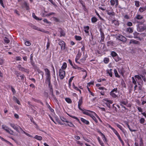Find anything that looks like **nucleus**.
Listing matches in <instances>:
<instances>
[{
  "label": "nucleus",
  "instance_id": "obj_40",
  "mask_svg": "<svg viewBox=\"0 0 146 146\" xmlns=\"http://www.w3.org/2000/svg\"><path fill=\"white\" fill-rule=\"evenodd\" d=\"M24 5H25V7H26V8L27 10L29 9V6L27 4V3L25 2L24 3Z\"/></svg>",
  "mask_w": 146,
  "mask_h": 146
},
{
  "label": "nucleus",
  "instance_id": "obj_10",
  "mask_svg": "<svg viewBox=\"0 0 146 146\" xmlns=\"http://www.w3.org/2000/svg\"><path fill=\"white\" fill-rule=\"evenodd\" d=\"M81 120L84 123L87 124L88 125L89 124V122L87 120L81 118Z\"/></svg>",
  "mask_w": 146,
  "mask_h": 146
},
{
  "label": "nucleus",
  "instance_id": "obj_43",
  "mask_svg": "<svg viewBox=\"0 0 146 146\" xmlns=\"http://www.w3.org/2000/svg\"><path fill=\"white\" fill-rule=\"evenodd\" d=\"M135 5L136 6L138 7L139 6V2L137 1H135Z\"/></svg>",
  "mask_w": 146,
  "mask_h": 146
},
{
  "label": "nucleus",
  "instance_id": "obj_57",
  "mask_svg": "<svg viewBox=\"0 0 146 146\" xmlns=\"http://www.w3.org/2000/svg\"><path fill=\"white\" fill-rule=\"evenodd\" d=\"M0 3L1 4V5H2V6L3 7H5V6L3 4V1H1V2H0Z\"/></svg>",
  "mask_w": 146,
  "mask_h": 146
},
{
  "label": "nucleus",
  "instance_id": "obj_19",
  "mask_svg": "<svg viewBox=\"0 0 146 146\" xmlns=\"http://www.w3.org/2000/svg\"><path fill=\"white\" fill-rule=\"evenodd\" d=\"M66 67H67L66 63V62H64L63 63V64L61 67L62 70H64L66 68Z\"/></svg>",
  "mask_w": 146,
  "mask_h": 146
},
{
  "label": "nucleus",
  "instance_id": "obj_33",
  "mask_svg": "<svg viewBox=\"0 0 146 146\" xmlns=\"http://www.w3.org/2000/svg\"><path fill=\"white\" fill-rule=\"evenodd\" d=\"M111 55L113 57H115L116 56L117 54L114 52H111Z\"/></svg>",
  "mask_w": 146,
  "mask_h": 146
},
{
  "label": "nucleus",
  "instance_id": "obj_59",
  "mask_svg": "<svg viewBox=\"0 0 146 146\" xmlns=\"http://www.w3.org/2000/svg\"><path fill=\"white\" fill-rule=\"evenodd\" d=\"M54 14V13H49L47 15H46V16H50V15H52V14Z\"/></svg>",
  "mask_w": 146,
  "mask_h": 146
},
{
  "label": "nucleus",
  "instance_id": "obj_58",
  "mask_svg": "<svg viewBox=\"0 0 146 146\" xmlns=\"http://www.w3.org/2000/svg\"><path fill=\"white\" fill-rule=\"evenodd\" d=\"M0 3L1 4V5H2V6L3 7H5V6L3 4V1H1V2H0Z\"/></svg>",
  "mask_w": 146,
  "mask_h": 146
},
{
  "label": "nucleus",
  "instance_id": "obj_23",
  "mask_svg": "<svg viewBox=\"0 0 146 146\" xmlns=\"http://www.w3.org/2000/svg\"><path fill=\"white\" fill-rule=\"evenodd\" d=\"M127 31L129 32V33H131L133 32V29L129 27L127 29Z\"/></svg>",
  "mask_w": 146,
  "mask_h": 146
},
{
  "label": "nucleus",
  "instance_id": "obj_32",
  "mask_svg": "<svg viewBox=\"0 0 146 146\" xmlns=\"http://www.w3.org/2000/svg\"><path fill=\"white\" fill-rule=\"evenodd\" d=\"M112 23L114 24L115 25H119V23L118 21L116 20H114L113 21Z\"/></svg>",
  "mask_w": 146,
  "mask_h": 146
},
{
  "label": "nucleus",
  "instance_id": "obj_15",
  "mask_svg": "<svg viewBox=\"0 0 146 146\" xmlns=\"http://www.w3.org/2000/svg\"><path fill=\"white\" fill-rule=\"evenodd\" d=\"M13 100L15 102H16L18 104L20 105V103L19 101L18 100V99L15 97V96H13Z\"/></svg>",
  "mask_w": 146,
  "mask_h": 146
},
{
  "label": "nucleus",
  "instance_id": "obj_50",
  "mask_svg": "<svg viewBox=\"0 0 146 146\" xmlns=\"http://www.w3.org/2000/svg\"><path fill=\"white\" fill-rule=\"evenodd\" d=\"M21 58L19 56H17L15 58V59L17 60H21Z\"/></svg>",
  "mask_w": 146,
  "mask_h": 146
},
{
  "label": "nucleus",
  "instance_id": "obj_21",
  "mask_svg": "<svg viewBox=\"0 0 146 146\" xmlns=\"http://www.w3.org/2000/svg\"><path fill=\"white\" fill-rule=\"evenodd\" d=\"M67 123H68V125L70 127H74V125L71 122H69L68 121V122H67Z\"/></svg>",
  "mask_w": 146,
  "mask_h": 146
},
{
  "label": "nucleus",
  "instance_id": "obj_46",
  "mask_svg": "<svg viewBox=\"0 0 146 146\" xmlns=\"http://www.w3.org/2000/svg\"><path fill=\"white\" fill-rule=\"evenodd\" d=\"M110 3L112 5H113L115 3V1L113 0H111L110 1Z\"/></svg>",
  "mask_w": 146,
  "mask_h": 146
},
{
  "label": "nucleus",
  "instance_id": "obj_52",
  "mask_svg": "<svg viewBox=\"0 0 146 146\" xmlns=\"http://www.w3.org/2000/svg\"><path fill=\"white\" fill-rule=\"evenodd\" d=\"M43 21L49 24L50 22L48 21L46 19H44L43 20Z\"/></svg>",
  "mask_w": 146,
  "mask_h": 146
},
{
  "label": "nucleus",
  "instance_id": "obj_48",
  "mask_svg": "<svg viewBox=\"0 0 146 146\" xmlns=\"http://www.w3.org/2000/svg\"><path fill=\"white\" fill-rule=\"evenodd\" d=\"M11 90L13 93V94H14L16 92V91H15V89L14 88H13L12 87L11 88Z\"/></svg>",
  "mask_w": 146,
  "mask_h": 146
},
{
  "label": "nucleus",
  "instance_id": "obj_22",
  "mask_svg": "<svg viewBox=\"0 0 146 146\" xmlns=\"http://www.w3.org/2000/svg\"><path fill=\"white\" fill-rule=\"evenodd\" d=\"M2 128L5 130L7 132H9V128L5 125H3Z\"/></svg>",
  "mask_w": 146,
  "mask_h": 146
},
{
  "label": "nucleus",
  "instance_id": "obj_62",
  "mask_svg": "<svg viewBox=\"0 0 146 146\" xmlns=\"http://www.w3.org/2000/svg\"><path fill=\"white\" fill-rule=\"evenodd\" d=\"M91 84L94 85V82H91L88 83V85H89V86H90Z\"/></svg>",
  "mask_w": 146,
  "mask_h": 146
},
{
  "label": "nucleus",
  "instance_id": "obj_7",
  "mask_svg": "<svg viewBox=\"0 0 146 146\" xmlns=\"http://www.w3.org/2000/svg\"><path fill=\"white\" fill-rule=\"evenodd\" d=\"M59 44L61 46V50H63L65 49V44L63 41L60 40L59 42Z\"/></svg>",
  "mask_w": 146,
  "mask_h": 146
},
{
  "label": "nucleus",
  "instance_id": "obj_5",
  "mask_svg": "<svg viewBox=\"0 0 146 146\" xmlns=\"http://www.w3.org/2000/svg\"><path fill=\"white\" fill-rule=\"evenodd\" d=\"M59 76L60 78L61 79H62L64 78L65 76V72L62 70L60 69L59 70Z\"/></svg>",
  "mask_w": 146,
  "mask_h": 146
},
{
  "label": "nucleus",
  "instance_id": "obj_9",
  "mask_svg": "<svg viewBox=\"0 0 146 146\" xmlns=\"http://www.w3.org/2000/svg\"><path fill=\"white\" fill-rule=\"evenodd\" d=\"M119 39L122 41H126V38L122 35H120L119 36Z\"/></svg>",
  "mask_w": 146,
  "mask_h": 146
},
{
  "label": "nucleus",
  "instance_id": "obj_30",
  "mask_svg": "<svg viewBox=\"0 0 146 146\" xmlns=\"http://www.w3.org/2000/svg\"><path fill=\"white\" fill-rule=\"evenodd\" d=\"M136 18L138 19H141L143 18V17L141 15H137L136 17Z\"/></svg>",
  "mask_w": 146,
  "mask_h": 146
},
{
  "label": "nucleus",
  "instance_id": "obj_47",
  "mask_svg": "<svg viewBox=\"0 0 146 146\" xmlns=\"http://www.w3.org/2000/svg\"><path fill=\"white\" fill-rule=\"evenodd\" d=\"M145 121V119L144 118H142L140 120V122L141 123H143Z\"/></svg>",
  "mask_w": 146,
  "mask_h": 146
},
{
  "label": "nucleus",
  "instance_id": "obj_18",
  "mask_svg": "<svg viewBox=\"0 0 146 146\" xmlns=\"http://www.w3.org/2000/svg\"><path fill=\"white\" fill-rule=\"evenodd\" d=\"M112 70L111 69L107 70V73L111 77L112 76Z\"/></svg>",
  "mask_w": 146,
  "mask_h": 146
},
{
  "label": "nucleus",
  "instance_id": "obj_17",
  "mask_svg": "<svg viewBox=\"0 0 146 146\" xmlns=\"http://www.w3.org/2000/svg\"><path fill=\"white\" fill-rule=\"evenodd\" d=\"M34 29H35L36 30L38 31H42L43 32H45V31L44 30L42 29H40V28L37 27L36 26H34Z\"/></svg>",
  "mask_w": 146,
  "mask_h": 146
},
{
  "label": "nucleus",
  "instance_id": "obj_26",
  "mask_svg": "<svg viewBox=\"0 0 146 146\" xmlns=\"http://www.w3.org/2000/svg\"><path fill=\"white\" fill-rule=\"evenodd\" d=\"M81 55V54L80 53H79L76 57V61L77 62V61L80 58V57Z\"/></svg>",
  "mask_w": 146,
  "mask_h": 146
},
{
  "label": "nucleus",
  "instance_id": "obj_39",
  "mask_svg": "<svg viewBox=\"0 0 146 146\" xmlns=\"http://www.w3.org/2000/svg\"><path fill=\"white\" fill-rule=\"evenodd\" d=\"M109 59L108 58H106L104 59V62L105 63H107L108 62Z\"/></svg>",
  "mask_w": 146,
  "mask_h": 146
},
{
  "label": "nucleus",
  "instance_id": "obj_45",
  "mask_svg": "<svg viewBox=\"0 0 146 146\" xmlns=\"http://www.w3.org/2000/svg\"><path fill=\"white\" fill-rule=\"evenodd\" d=\"M19 69L22 71H25L26 72H28V71L27 70H26L23 68H19Z\"/></svg>",
  "mask_w": 146,
  "mask_h": 146
},
{
  "label": "nucleus",
  "instance_id": "obj_41",
  "mask_svg": "<svg viewBox=\"0 0 146 146\" xmlns=\"http://www.w3.org/2000/svg\"><path fill=\"white\" fill-rule=\"evenodd\" d=\"M14 116L15 118L17 119H18L19 118V115L16 113H15L14 114Z\"/></svg>",
  "mask_w": 146,
  "mask_h": 146
},
{
  "label": "nucleus",
  "instance_id": "obj_20",
  "mask_svg": "<svg viewBox=\"0 0 146 146\" xmlns=\"http://www.w3.org/2000/svg\"><path fill=\"white\" fill-rule=\"evenodd\" d=\"M67 114L69 115L70 117L74 118V119H76V120H77V121H78V122L80 123H81V122H80V121L79 120L78 118L77 117H75V116H72V115H70L69 114Z\"/></svg>",
  "mask_w": 146,
  "mask_h": 146
},
{
  "label": "nucleus",
  "instance_id": "obj_54",
  "mask_svg": "<svg viewBox=\"0 0 146 146\" xmlns=\"http://www.w3.org/2000/svg\"><path fill=\"white\" fill-rule=\"evenodd\" d=\"M132 23L131 22H128L127 23V25L129 26H132Z\"/></svg>",
  "mask_w": 146,
  "mask_h": 146
},
{
  "label": "nucleus",
  "instance_id": "obj_38",
  "mask_svg": "<svg viewBox=\"0 0 146 146\" xmlns=\"http://www.w3.org/2000/svg\"><path fill=\"white\" fill-rule=\"evenodd\" d=\"M97 19L95 17H93L92 19V22L93 23H95L97 21Z\"/></svg>",
  "mask_w": 146,
  "mask_h": 146
},
{
  "label": "nucleus",
  "instance_id": "obj_13",
  "mask_svg": "<svg viewBox=\"0 0 146 146\" xmlns=\"http://www.w3.org/2000/svg\"><path fill=\"white\" fill-rule=\"evenodd\" d=\"M82 103V99H80L78 103V107L80 110H82L80 108V106Z\"/></svg>",
  "mask_w": 146,
  "mask_h": 146
},
{
  "label": "nucleus",
  "instance_id": "obj_16",
  "mask_svg": "<svg viewBox=\"0 0 146 146\" xmlns=\"http://www.w3.org/2000/svg\"><path fill=\"white\" fill-rule=\"evenodd\" d=\"M129 44L133 43L134 44H137L138 43V41L137 40H131L129 42Z\"/></svg>",
  "mask_w": 146,
  "mask_h": 146
},
{
  "label": "nucleus",
  "instance_id": "obj_51",
  "mask_svg": "<svg viewBox=\"0 0 146 146\" xmlns=\"http://www.w3.org/2000/svg\"><path fill=\"white\" fill-rule=\"evenodd\" d=\"M4 60L2 58H0V64H2L3 63Z\"/></svg>",
  "mask_w": 146,
  "mask_h": 146
},
{
  "label": "nucleus",
  "instance_id": "obj_35",
  "mask_svg": "<svg viewBox=\"0 0 146 146\" xmlns=\"http://www.w3.org/2000/svg\"><path fill=\"white\" fill-rule=\"evenodd\" d=\"M75 38L77 40H80L82 38L81 37L79 36H75Z\"/></svg>",
  "mask_w": 146,
  "mask_h": 146
},
{
  "label": "nucleus",
  "instance_id": "obj_3",
  "mask_svg": "<svg viewBox=\"0 0 146 146\" xmlns=\"http://www.w3.org/2000/svg\"><path fill=\"white\" fill-rule=\"evenodd\" d=\"M106 126H108L109 127L111 128L113 131V132L115 134V135L117 136L118 138L119 139V140L121 141L122 142V140L121 139V138L119 135V133L117 131L114 129V128L112 127L110 125L108 124H106Z\"/></svg>",
  "mask_w": 146,
  "mask_h": 146
},
{
  "label": "nucleus",
  "instance_id": "obj_60",
  "mask_svg": "<svg viewBox=\"0 0 146 146\" xmlns=\"http://www.w3.org/2000/svg\"><path fill=\"white\" fill-rule=\"evenodd\" d=\"M75 138L78 140H79L80 139V137L79 136H76L75 137Z\"/></svg>",
  "mask_w": 146,
  "mask_h": 146
},
{
  "label": "nucleus",
  "instance_id": "obj_36",
  "mask_svg": "<svg viewBox=\"0 0 146 146\" xmlns=\"http://www.w3.org/2000/svg\"><path fill=\"white\" fill-rule=\"evenodd\" d=\"M25 44L27 46H29L31 44V43L29 41H26Z\"/></svg>",
  "mask_w": 146,
  "mask_h": 146
},
{
  "label": "nucleus",
  "instance_id": "obj_28",
  "mask_svg": "<svg viewBox=\"0 0 146 146\" xmlns=\"http://www.w3.org/2000/svg\"><path fill=\"white\" fill-rule=\"evenodd\" d=\"M115 124H116V125H117V126L119 128L121 129V130L123 131V133H124V131H123V130L122 129V127L120 125H119V124H118L116 123Z\"/></svg>",
  "mask_w": 146,
  "mask_h": 146
},
{
  "label": "nucleus",
  "instance_id": "obj_31",
  "mask_svg": "<svg viewBox=\"0 0 146 146\" xmlns=\"http://www.w3.org/2000/svg\"><path fill=\"white\" fill-rule=\"evenodd\" d=\"M65 100L67 102L69 103H71L72 102L71 100L69 98H66L65 99Z\"/></svg>",
  "mask_w": 146,
  "mask_h": 146
},
{
  "label": "nucleus",
  "instance_id": "obj_27",
  "mask_svg": "<svg viewBox=\"0 0 146 146\" xmlns=\"http://www.w3.org/2000/svg\"><path fill=\"white\" fill-rule=\"evenodd\" d=\"M84 28L85 29V30H84L85 32L87 33H88V30L89 29V27H88V26L85 27H84Z\"/></svg>",
  "mask_w": 146,
  "mask_h": 146
},
{
  "label": "nucleus",
  "instance_id": "obj_63",
  "mask_svg": "<svg viewBox=\"0 0 146 146\" xmlns=\"http://www.w3.org/2000/svg\"><path fill=\"white\" fill-rule=\"evenodd\" d=\"M73 78L74 77H71L69 80V83H70L72 81V80H73Z\"/></svg>",
  "mask_w": 146,
  "mask_h": 146
},
{
  "label": "nucleus",
  "instance_id": "obj_61",
  "mask_svg": "<svg viewBox=\"0 0 146 146\" xmlns=\"http://www.w3.org/2000/svg\"><path fill=\"white\" fill-rule=\"evenodd\" d=\"M68 61H69V63H70V65H71V66H73V65L72 64L71 61L70 59H69L68 60Z\"/></svg>",
  "mask_w": 146,
  "mask_h": 146
},
{
  "label": "nucleus",
  "instance_id": "obj_11",
  "mask_svg": "<svg viewBox=\"0 0 146 146\" xmlns=\"http://www.w3.org/2000/svg\"><path fill=\"white\" fill-rule=\"evenodd\" d=\"M45 71L47 75V78L48 79H49L50 71L47 69H45Z\"/></svg>",
  "mask_w": 146,
  "mask_h": 146
},
{
  "label": "nucleus",
  "instance_id": "obj_56",
  "mask_svg": "<svg viewBox=\"0 0 146 146\" xmlns=\"http://www.w3.org/2000/svg\"><path fill=\"white\" fill-rule=\"evenodd\" d=\"M14 133V131L10 129V134H13Z\"/></svg>",
  "mask_w": 146,
  "mask_h": 146
},
{
  "label": "nucleus",
  "instance_id": "obj_53",
  "mask_svg": "<svg viewBox=\"0 0 146 146\" xmlns=\"http://www.w3.org/2000/svg\"><path fill=\"white\" fill-rule=\"evenodd\" d=\"M24 133L27 135V136H28V137H32V136H31V135H30L28 134V133H26L25 132H24Z\"/></svg>",
  "mask_w": 146,
  "mask_h": 146
},
{
  "label": "nucleus",
  "instance_id": "obj_55",
  "mask_svg": "<svg viewBox=\"0 0 146 146\" xmlns=\"http://www.w3.org/2000/svg\"><path fill=\"white\" fill-rule=\"evenodd\" d=\"M53 19L56 22H58V19L56 18L53 17Z\"/></svg>",
  "mask_w": 146,
  "mask_h": 146
},
{
  "label": "nucleus",
  "instance_id": "obj_1",
  "mask_svg": "<svg viewBox=\"0 0 146 146\" xmlns=\"http://www.w3.org/2000/svg\"><path fill=\"white\" fill-rule=\"evenodd\" d=\"M132 82L135 85L136 84V82H137L139 85L140 84V83L142 84L143 82L142 79L143 80L144 82H146V79L145 77L142 75H135L134 76V77H132Z\"/></svg>",
  "mask_w": 146,
  "mask_h": 146
},
{
  "label": "nucleus",
  "instance_id": "obj_6",
  "mask_svg": "<svg viewBox=\"0 0 146 146\" xmlns=\"http://www.w3.org/2000/svg\"><path fill=\"white\" fill-rule=\"evenodd\" d=\"M104 101L105 104H106L107 106L110 108V104H112L113 103V101L111 100H108L107 99H105L104 100Z\"/></svg>",
  "mask_w": 146,
  "mask_h": 146
},
{
  "label": "nucleus",
  "instance_id": "obj_25",
  "mask_svg": "<svg viewBox=\"0 0 146 146\" xmlns=\"http://www.w3.org/2000/svg\"><path fill=\"white\" fill-rule=\"evenodd\" d=\"M33 17L35 18V19L38 20H42V19H39L37 17H36L34 13H33Z\"/></svg>",
  "mask_w": 146,
  "mask_h": 146
},
{
  "label": "nucleus",
  "instance_id": "obj_2",
  "mask_svg": "<svg viewBox=\"0 0 146 146\" xmlns=\"http://www.w3.org/2000/svg\"><path fill=\"white\" fill-rule=\"evenodd\" d=\"M82 112L84 114H86L87 115L90 116L96 122H98V121L96 119V118L94 115L96 114V113L94 112L90 111V110H82Z\"/></svg>",
  "mask_w": 146,
  "mask_h": 146
},
{
  "label": "nucleus",
  "instance_id": "obj_49",
  "mask_svg": "<svg viewBox=\"0 0 146 146\" xmlns=\"http://www.w3.org/2000/svg\"><path fill=\"white\" fill-rule=\"evenodd\" d=\"M94 116H96L98 118V119H99V121H101V122H102V121L101 120V119H100V118L97 115V114L96 113V114H95L94 115Z\"/></svg>",
  "mask_w": 146,
  "mask_h": 146
},
{
  "label": "nucleus",
  "instance_id": "obj_29",
  "mask_svg": "<svg viewBox=\"0 0 146 146\" xmlns=\"http://www.w3.org/2000/svg\"><path fill=\"white\" fill-rule=\"evenodd\" d=\"M146 9V7H140L139 9V11L141 12H143Z\"/></svg>",
  "mask_w": 146,
  "mask_h": 146
},
{
  "label": "nucleus",
  "instance_id": "obj_42",
  "mask_svg": "<svg viewBox=\"0 0 146 146\" xmlns=\"http://www.w3.org/2000/svg\"><path fill=\"white\" fill-rule=\"evenodd\" d=\"M108 14L110 15H114V13L113 12H110L109 11L107 12Z\"/></svg>",
  "mask_w": 146,
  "mask_h": 146
},
{
  "label": "nucleus",
  "instance_id": "obj_12",
  "mask_svg": "<svg viewBox=\"0 0 146 146\" xmlns=\"http://www.w3.org/2000/svg\"><path fill=\"white\" fill-rule=\"evenodd\" d=\"M10 125L11 127L13 129L16 130H17V128L15 124L13 123H11L10 124Z\"/></svg>",
  "mask_w": 146,
  "mask_h": 146
},
{
  "label": "nucleus",
  "instance_id": "obj_34",
  "mask_svg": "<svg viewBox=\"0 0 146 146\" xmlns=\"http://www.w3.org/2000/svg\"><path fill=\"white\" fill-rule=\"evenodd\" d=\"M114 72L115 76L117 77H118L119 75L117 73V72L116 70V69H115L114 70Z\"/></svg>",
  "mask_w": 146,
  "mask_h": 146
},
{
  "label": "nucleus",
  "instance_id": "obj_64",
  "mask_svg": "<svg viewBox=\"0 0 146 146\" xmlns=\"http://www.w3.org/2000/svg\"><path fill=\"white\" fill-rule=\"evenodd\" d=\"M4 41L5 42L7 43H8L9 42V41L8 40H6V39H4Z\"/></svg>",
  "mask_w": 146,
  "mask_h": 146
},
{
  "label": "nucleus",
  "instance_id": "obj_4",
  "mask_svg": "<svg viewBox=\"0 0 146 146\" xmlns=\"http://www.w3.org/2000/svg\"><path fill=\"white\" fill-rule=\"evenodd\" d=\"M117 88L114 89L110 93V95L112 97L116 98L117 97Z\"/></svg>",
  "mask_w": 146,
  "mask_h": 146
},
{
  "label": "nucleus",
  "instance_id": "obj_14",
  "mask_svg": "<svg viewBox=\"0 0 146 146\" xmlns=\"http://www.w3.org/2000/svg\"><path fill=\"white\" fill-rule=\"evenodd\" d=\"M34 138L39 140H41L42 139V137L41 136L37 135H36Z\"/></svg>",
  "mask_w": 146,
  "mask_h": 146
},
{
  "label": "nucleus",
  "instance_id": "obj_44",
  "mask_svg": "<svg viewBox=\"0 0 146 146\" xmlns=\"http://www.w3.org/2000/svg\"><path fill=\"white\" fill-rule=\"evenodd\" d=\"M60 36H64V32L61 30L60 31Z\"/></svg>",
  "mask_w": 146,
  "mask_h": 146
},
{
  "label": "nucleus",
  "instance_id": "obj_24",
  "mask_svg": "<svg viewBox=\"0 0 146 146\" xmlns=\"http://www.w3.org/2000/svg\"><path fill=\"white\" fill-rule=\"evenodd\" d=\"M87 57V55L86 54H84V57L81 59V60L82 61V62H84L86 58Z\"/></svg>",
  "mask_w": 146,
  "mask_h": 146
},
{
  "label": "nucleus",
  "instance_id": "obj_37",
  "mask_svg": "<svg viewBox=\"0 0 146 146\" xmlns=\"http://www.w3.org/2000/svg\"><path fill=\"white\" fill-rule=\"evenodd\" d=\"M77 143L78 144H79L81 146H82L83 145V144L80 141H77Z\"/></svg>",
  "mask_w": 146,
  "mask_h": 146
},
{
  "label": "nucleus",
  "instance_id": "obj_8",
  "mask_svg": "<svg viewBox=\"0 0 146 146\" xmlns=\"http://www.w3.org/2000/svg\"><path fill=\"white\" fill-rule=\"evenodd\" d=\"M15 73V74L17 75V77L19 78V79L21 80L23 79V75H21L20 73H19L17 72H16Z\"/></svg>",
  "mask_w": 146,
  "mask_h": 146
}]
</instances>
